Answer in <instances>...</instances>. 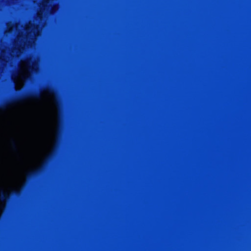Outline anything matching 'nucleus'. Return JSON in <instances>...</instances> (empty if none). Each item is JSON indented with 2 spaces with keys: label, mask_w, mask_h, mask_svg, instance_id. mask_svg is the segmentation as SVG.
<instances>
[{
  "label": "nucleus",
  "mask_w": 251,
  "mask_h": 251,
  "mask_svg": "<svg viewBox=\"0 0 251 251\" xmlns=\"http://www.w3.org/2000/svg\"><path fill=\"white\" fill-rule=\"evenodd\" d=\"M41 98V93L36 91L27 94L22 95L12 99L5 102L3 104H0V110H5L12 104L23 101L26 100H40Z\"/></svg>",
  "instance_id": "f257e3e1"
},
{
  "label": "nucleus",
  "mask_w": 251,
  "mask_h": 251,
  "mask_svg": "<svg viewBox=\"0 0 251 251\" xmlns=\"http://www.w3.org/2000/svg\"><path fill=\"white\" fill-rule=\"evenodd\" d=\"M43 167L41 166L29 172L27 174V176L29 178H34L41 175L43 172Z\"/></svg>",
  "instance_id": "f03ea898"
},
{
  "label": "nucleus",
  "mask_w": 251,
  "mask_h": 251,
  "mask_svg": "<svg viewBox=\"0 0 251 251\" xmlns=\"http://www.w3.org/2000/svg\"><path fill=\"white\" fill-rule=\"evenodd\" d=\"M10 145H11L12 149L14 151H18V148L17 144L16 141L14 139H12L11 140Z\"/></svg>",
  "instance_id": "7ed1b4c3"
},
{
  "label": "nucleus",
  "mask_w": 251,
  "mask_h": 251,
  "mask_svg": "<svg viewBox=\"0 0 251 251\" xmlns=\"http://www.w3.org/2000/svg\"><path fill=\"white\" fill-rule=\"evenodd\" d=\"M9 199V195L2 191L1 192V195L0 196V200L2 201H5Z\"/></svg>",
  "instance_id": "20e7f679"
},
{
  "label": "nucleus",
  "mask_w": 251,
  "mask_h": 251,
  "mask_svg": "<svg viewBox=\"0 0 251 251\" xmlns=\"http://www.w3.org/2000/svg\"><path fill=\"white\" fill-rule=\"evenodd\" d=\"M43 90L50 92V93H52L53 92V89L50 87H46L44 88Z\"/></svg>",
  "instance_id": "39448f33"
},
{
  "label": "nucleus",
  "mask_w": 251,
  "mask_h": 251,
  "mask_svg": "<svg viewBox=\"0 0 251 251\" xmlns=\"http://www.w3.org/2000/svg\"><path fill=\"white\" fill-rule=\"evenodd\" d=\"M34 29L36 30L38 32L39 31L40 28L38 25H37L36 26H34Z\"/></svg>",
  "instance_id": "423d86ee"
},
{
  "label": "nucleus",
  "mask_w": 251,
  "mask_h": 251,
  "mask_svg": "<svg viewBox=\"0 0 251 251\" xmlns=\"http://www.w3.org/2000/svg\"><path fill=\"white\" fill-rule=\"evenodd\" d=\"M30 69H31V71H36V69L35 68V65L34 64H33L32 66H30Z\"/></svg>",
  "instance_id": "0eeeda50"
},
{
  "label": "nucleus",
  "mask_w": 251,
  "mask_h": 251,
  "mask_svg": "<svg viewBox=\"0 0 251 251\" xmlns=\"http://www.w3.org/2000/svg\"><path fill=\"white\" fill-rule=\"evenodd\" d=\"M14 193H15L16 195H18V194H19L20 192H19V191H14Z\"/></svg>",
  "instance_id": "6e6552de"
},
{
  "label": "nucleus",
  "mask_w": 251,
  "mask_h": 251,
  "mask_svg": "<svg viewBox=\"0 0 251 251\" xmlns=\"http://www.w3.org/2000/svg\"><path fill=\"white\" fill-rule=\"evenodd\" d=\"M38 16L39 17H40V18H41V17L40 16V14H39V15H38Z\"/></svg>",
  "instance_id": "1a4fd4ad"
}]
</instances>
